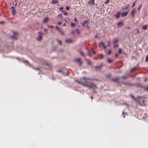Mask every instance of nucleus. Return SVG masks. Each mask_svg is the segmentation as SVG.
Returning <instances> with one entry per match:
<instances>
[{
  "label": "nucleus",
  "mask_w": 148,
  "mask_h": 148,
  "mask_svg": "<svg viewBox=\"0 0 148 148\" xmlns=\"http://www.w3.org/2000/svg\"><path fill=\"white\" fill-rule=\"evenodd\" d=\"M120 13L119 12H118L117 13L115 14V16L117 18H118L120 16Z\"/></svg>",
  "instance_id": "obj_17"
},
{
  "label": "nucleus",
  "mask_w": 148,
  "mask_h": 148,
  "mask_svg": "<svg viewBox=\"0 0 148 148\" xmlns=\"http://www.w3.org/2000/svg\"><path fill=\"white\" fill-rule=\"evenodd\" d=\"M4 23V22L3 21H1V22H0V24H3V23Z\"/></svg>",
  "instance_id": "obj_62"
},
{
  "label": "nucleus",
  "mask_w": 148,
  "mask_h": 148,
  "mask_svg": "<svg viewBox=\"0 0 148 148\" xmlns=\"http://www.w3.org/2000/svg\"><path fill=\"white\" fill-rule=\"evenodd\" d=\"M123 84L126 85H131L132 84H129L127 82H123L122 83Z\"/></svg>",
  "instance_id": "obj_30"
},
{
  "label": "nucleus",
  "mask_w": 148,
  "mask_h": 148,
  "mask_svg": "<svg viewBox=\"0 0 148 148\" xmlns=\"http://www.w3.org/2000/svg\"><path fill=\"white\" fill-rule=\"evenodd\" d=\"M14 7H11V9H14Z\"/></svg>",
  "instance_id": "obj_64"
},
{
  "label": "nucleus",
  "mask_w": 148,
  "mask_h": 148,
  "mask_svg": "<svg viewBox=\"0 0 148 148\" xmlns=\"http://www.w3.org/2000/svg\"><path fill=\"white\" fill-rule=\"evenodd\" d=\"M141 86V87L143 88L145 90H146L148 91V86L147 87H144L142 85H140Z\"/></svg>",
  "instance_id": "obj_18"
},
{
  "label": "nucleus",
  "mask_w": 148,
  "mask_h": 148,
  "mask_svg": "<svg viewBox=\"0 0 148 148\" xmlns=\"http://www.w3.org/2000/svg\"><path fill=\"white\" fill-rule=\"evenodd\" d=\"M75 25V24L74 23H73L72 22L71 23V26L72 27H74Z\"/></svg>",
  "instance_id": "obj_37"
},
{
  "label": "nucleus",
  "mask_w": 148,
  "mask_h": 148,
  "mask_svg": "<svg viewBox=\"0 0 148 148\" xmlns=\"http://www.w3.org/2000/svg\"><path fill=\"white\" fill-rule=\"evenodd\" d=\"M140 85H142L141 84H138V86L141 87V86Z\"/></svg>",
  "instance_id": "obj_58"
},
{
  "label": "nucleus",
  "mask_w": 148,
  "mask_h": 148,
  "mask_svg": "<svg viewBox=\"0 0 148 148\" xmlns=\"http://www.w3.org/2000/svg\"><path fill=\"white\" fill-rule=\"evenodd\" d=\"M65 25H66V23H64V24H63L62 25V26H65Z\"/></svg>",
  "instance_id": "obj_63"
},
{
  "label": "nucleus",
  "mask_w": 148,
  "mask_h": 148,
  "mask_svg": "<svg viewBox=\"0 0 148 148\" xmlns=\"http://www.w3.org/2000/svg\"><path fill=\"white\" fill-rule=\"evenodd\" d=\"M70 18L68 17H67L66 19V20L68 21H70Z\"/></svg>",
  "instance_id": "obj_51"
},
{
  "label": "nucleus",
  "mask_w": 148,
  "mask_h": 148,
  "mask_svg": "<svg viewBox=\"0 0 148 148\" xmlns=\"http://www.w3.org/2000/svg\"><path fill=\"white\" fill-rule=\"evenodd\" d=\"M62 23V22H59L58 23V25H60Z\"/></svg>",
  "instance_id": "obj_54"
},
{
  "label": "nucleus",
  "mask_w": 148,
  "mask_h": 148,
  "mask_svg": "<svg viewBox=\"0 0 148 148\" xmlns=\"http://www.w3.org/2000/svg\"><path fill=\"white\" fill-rule=\"evenodd\" d=\"M110 0H107L106 1H105V4H108V3H109L110 2Z\"/></svg>",
  "instance_id": "obj_33"
},
{
  "label": "nucleus",
  "mask_w": 148,
  "mask_h": 148,
  "mask_svg": "<svg viewBox=\"0 0 148 148\" xmlns=\"http://www.w3.org/2000/svg\"><path fill=\"white\" fill-rule=\"evenodd\" d=\"M99 46L100 47H103L104 49L106 48V47L104 43L102 42H100L99 44Z\"/></svg>",
  "instance_id": "obj_8"
},
{
  "label": "nucleus",
  "mask_w": 148,
  "mask_h": 148,
  "mask_svg": "<svg viewBox=\"0 0 148 148\" xmlns=\"http://www.w3.org/2000/svg\"><path fill=\"white\" fill-rule=\"evenodd\" d=\"M13 33L14 34V35L17 34V33L16 32H13Z\"/></svg>",
  "instance_id": "obj_55"
},
{
  "label": "nucleus",
  "mask_w": 148,
  "mask_h": 148,
  "mask_svg": "<svg viewBox=\"0 0 148 148\" xmlns=\"http://www.w3.org/2000/svg\"><path fill=\"white\" fill-rule=\"evenodd\" d=\"M102 66L103 65L101 64L100 65L96 66L95 67V69L97 70H99L101 69Z\"/></svg>",
  "instance_id": "obj_15"
},
{
  "label": "nucleus",
  "mask_w": 148,
  "mask_h": 148,
  "mask_svg": "<svg viewBox=\"0 0 148 148\" xmlns=\"http://www.w3.org/2000/svg\"><path fill=\"white\" fill-rule=\"evenodd\" d=\"M60 32L61 33V34L62 35H64V32L62 31V30L61 29Z\"/></svg>",
  "instance_id": "obj_39"
},
{
  "label": "nucleus",
  "mask_w": 148,
  "mask_h": 148,
  "mask_svg": "<svg viewBox=\"0 0 148 148\" xmlns=\"http://www.w3.org/2000/svg\"><path fill=\"white\" fill-rule=\"evenodd\" d=\"M48 27H50V28H53V25H51V26H48Z\"/></svg>",
  "instance_id": "obj_53"
},
{
  "label": "nucleus",
  "mask_w": 148,
  "mask_h": 148,
  "mask_svg": "<svg viewBox=\"0 0 148 148\" xmlns=\"http://www.w3.org/2000/svg\"><path fill=\"white\" fill-rule=\"evenodd\" d=\"M25 63L26 64H27V63L28 64H29V66L31 67H32V68L33 69H35V70H39V69L38 68H34L33 66L32 65H31L30 64H29V62L27 61H26V62H25Z\"/></svg>",
  "instance_id": "obj_13"
},
{
  "label": "nucleus",
  "mask_w": 148,
  "mask_h": 148,
  "mask_svg": "<svg viewBox=\"0 0 148 148\" xmlns=\"http://www.w3.org/2000/svg\"><path fill=\"white\" fill-rule=\"evenodd\" d=\"M58 17H60V18H63V16L62 14H60L58 16Z\"/></svg>",
  "instance_id": "obj_42"
},
{
  "label": "nucleus",
  "mask_w": 148,
  "mask_h": 148,
  "mask_svg": "<svg viewBox=\"0 0 148 148\" xmlns=\"http://www.w3.org/2000/svg\"><path fill=\"white\" fill-rule=\"evenodd\" d=\"M128 11L125 12H123V13H122V14H121L122 17H123L126 16L127 15V14L128 13Z\"/></svg>",
  "instance_id": "obj_14"
},
{
  "label": "nucleus",
  "mask_w": 148,
  "mask_h": 148,
  "mask_svg": "<svg viewBox=\"0 0 148 148\" xmlns=\"http://www.w3.org/2000/svg\"><path fill=\"white\" fill-rule=\"evenodd\" d=\"M87 63L88 64L90 65H91L92 64V62H91L89 60H88V61H87Z\"/></svg>",
  "instance_id": "obj_34"
},
{
  "label": "nucleus",
  "mask_w": 148,
  "mask_h": 148,
  "mask_svg": "<svg viewBox=\"0 0 148 148\" xmlns=\"http://www.w3.org/2000/svg\"><path fill=\"white\" fill-rule=\"evenodd\" d=\"M38 34H39L38 35V38H37L36 39L37 40L39 41L42 39V34L40 32H38Z\"/></svg>",
  "instance_id": "obj_10"
},
{
  "label": "nucleus",
  "mask_w": 148,
  "mask_h": 148,
  "mask_svg": "<svg viewBox=\"0 0 148 148\" xmlns=\"http://www.w3.org/2000/svg\"><path fill=\"white\" fill-rule=\"evenodd\" d=\"M121 78L120 77H117L116 78L112 79V81L115 82L117 83L118 84L119 83V80Z\"/></svg>",
  "instance_id": "obj_5"
},
{
  "label": "nucleus",
  "mask_w": 148,
  "mask_h": 148,
  "mask_svg": "<svg viewBox=\"0 0 148 148\" xmlns=\"http://www.w3.org/2000/svg\"><path fill=\"white\" fill-rule=\"evenodd\" d=\"M130 96L134 101H136L137 102V103L139 105L141 106H145V104H144L143 105L142 104H141L140 103L141 100H140V99H143L141 100V101L143 102H145V101L144 100V99L145 98V97L143 96H138L137 97V98H135L133 95H130Z\"/></svg>",
  "instance_id": "obj_2"
},
{
  "label": "nucleus",
  "mask_w": 148,
  "mask_h": 148,
  "mask_svg": "<svg viewBox=\"0 0 148 148\" xmlns=\"http://www.w3.org/2000/svg\"><path fill=\"white\" fill-rule=\"evenodd\" d=\"M11 37L13 39H16V37H15L14 36H11Z\"/></svg>",
  "instance_id": "obj_41"
},
{
  "label": "nucleus",
  "mask_w": 148,
  "mask_h": 148,
  "mask_svg": "<svg viewBox=\"0 0 148 148\" xmlns=\"http://www.w3.org/2000/svg\"><path fill=\"white\" fill-rule=\"evenodd\" d=\"M124 25V23L122 21H121L119 22H118L117 23V26L118 27H122Z\"/></svg>",
  "instance_id": "obj_7"
},
{
  "label": "nucleus",
  "mask_w": 148,
  "mask_h": 148,
  "mask_svg": "<svg viewBox=\"0 0 148 148\" xmlns=\"http://www.w3.org/2000/svg\"><path fill=\"white\" fill-rule=\"evenodd\" d=\"M73 61L75 63H77L79 66H81L82 64V62L81 59L80 58H76L74 59Z\"/></svg>",
  "instance_id": "obj_3"
},
{
  "label": "nucleus",
  "mask_w": 148,
  "mask_h": 148,
  "mask_svg": "<svg viewBox=\"0 0 148 148\" xmlns=\"http://www.w3.org/2000/svg\"><path fill=\"white\" fill-rule=\"evenodd\" d=\"M108 45V46L110 47V42L108 41L107 42Z\"/></svg>",
  "instance_id": "obj_45"
},
{
  "label": "nucleus",
  "mask_w": 148,
  "mask_h": 148,
  "mask_svg": "<svg viewBox=\"0 0 148 148\" xmlns=\"http://www.w3.org/2000/svg\"><path fill=\"white\" fill-rule=\"evenodd\" d=\"M56 28L59 32H60L62 29L60 28L59 27H58L56 26Z\"/></svg>",
  "instance_id": "obj_28"
},
{
  "label": "nucleus",
  "mask_w": 148,
  "mask_h": 148,
  "mask_svg": "<svg viewBox=\"0 0 148 148\" xmlns=\"http://www.w3.org/2000/svg\"><path fill=\"white\" fill-rule=\"evenodd\" d=\"M139 67V65L138 64L136 66L133 67L132 69L130 70V72H132L134 70H136Z\"/></svg>",
  "instance_id": "obj_11"
},
{
  "label": "nucleus",
  "mask_w": 148,
  "mask_h": 148,
  "mask_svg": "<svg viewBox=\"0 0 148 148\" xmlns=\"http://www.w3.org/2000/svg\"><path fill=\"white\" fill-rule=\"evenodd\" d=\"M148 61V55L146 56V59L145 60V62H147Z\"/></svg>",
  "instance_id": "obj_40"
},
{
  "label": "nucleus",
  "mask_w": 148,
  "mask_h": 148,
  "mask_svg": "<svg viewBox=\"0 0 148 148\" xmlns=\"http://www.w3.org/2000/svg\"><path fill=\"white\" fill-rule=\"evenodd\" d=\"M75 82L77 83L78 84H80L84 86H88L87 85H86L85 84L83 83V81H79L78 80H75Z\"/></svg>",
  "instance_id": "obj_9"
},
{
  "label": "nucleus",
  "mask_w": 148,
  "mask_h": 148,
  "mask_svg": "<svg viewBox=\"0 0 148 148\" xmlns=\"http://www.w3.org/2000/svg\"><path fill=\"white\" fill-rule=\"evenodd\" d=\"M129 5L127 6L125 8H123V10H126L127 9L129 8Z\"/></svg>",
  "instance_id": "obj_44"
},
{
  "label": "nucleus",
  "mask_w": 148,
  "mask_h": 148,
  "mask_svg": "<svg viewBox=\"0 0 148 148\" xmlns=\"http://www.w3.org/2000/svg\"><path fill=\"white\" fill-rule=\"evenodd\" d=\"M63 74H62L64 75V76H67L68 75V74H67V71H63Z\"/></svg>",
  "instance_id": "obj_24"
},
{
  "label": "nucleus",
  "mask_w": 148,
  "mask_h": 148,
  "mask_svg": "<svg viewBox=\"0 0 148 148\" xmlns=\"http://www.w3.org/2000/svg\"><path fill=\"white\" fill-rule=\"evenodd\" d=\"M99 58L100 59H102L103 58V55L102 54H101Z\"/></svg>",
  "instance_id": "obj_31"
},
{
  "label": "nucleus",
  "mask_w": 148,
  "mask_h": 148,
  "mask_svg": "<svg viewBox=\"0 0 148 148\" xmlns=\"http://www.w3.org/2000/svg\"><path fill=\"white\" fill-rule=\"evenodd\" d=\"M65 42L66 43H70L72 42V40L71 39H68L66 40H65Z\"/></svg>",
  "instance_id": "obj_16"
},
{
  "label": "nucleus",
  "mask_w": 148,
  "mask_h": 148,
  "mask_svg": "<svg viewBox=\"0 0 148 148\" xmlns=\"http://www.w3.org/2000/svg\"><path fill=\"white\" fill-rule=\"evenodd\" d=\"M64 12V15H66L67 14V13L66 12Z\"/></svg>",
  "instance_id": "obj_49"
},
{
  "label": "nucleus",
  "mask_w": 148,
  "mask_h": 148,
  "mask_svg": "<svg viewBox=\"0 0 148 148\" xmlns=\"http://www.w3.org/2000/svg\"><path fill=\"white\" fill-rule=\"evenodd\" d=\"M74 21H77V20L76 18L75 17H74Z\"/></svg>",
  "instance_id": "obj_48"
},
{
  "label": "nucleus",
  "mask_w": 148,
  "mask_h": 148,
  "mask_svg": "<svg viewBox=\"0 0 148 148\" xmlns=\"http://www.w3.org/2000/svg\"><path fill=\"white\" fill-rule=\"evenodd\" d=\"M57 72H59V73H61L62 74H63V71L62 70H58L57 71Z\"/></svg>",
  "instance_id": "obj_35"
},
{
  "label": "nucleus",
  "mask_w": 148,
  "mask_h": 148,
  "mask_svg": "<svg viewBox=\"0 0 148 148\" xmlns=\"http://www.w3.org/2000/svg\"><path fill=\"white\" fill-rule=\"evenodd\" d=\"M142 5V4H140V5H138V8H137L138 10H140V9L141 8Z\"/></svg>",
  "instance_id": "obj_26"
},
{
  "label": "nucleus",
  "mask_w": 148,
  "mask_h": 148,
  "mask_svg": "<svg viewBox=\"0 0 148 148\" xmlns=\"http://www.w3.org/2000/svg\"><path fill=\"white\" fill-rule=\"evenodd\" d=\"M80 53L82 56L84 57L85 56V55L83 52H82L81 51H80Z\"/></svg>",
  "instance_id": "obj_32"
},
{
  "label": "nucleus",
  "mask_w": 148,
  "mask_h": 148,
  "mask_svg": "<svg viewBox=\"0 0 148 148\" xmlns=\"http://www.w3.org/2000/svg\"><path fill=\"white\" fill-rule=\"evenodd\" d=\"M136 13V11L135 9H134L131 12V15L132 17L134 16L135 14Z\"/></svg>",
  "instance_id": "obj_12"
},
{
  "label": "nucleus",
  "mask_w": 148,
  "mask_h": 148,
  "mask_svg": "<svg viewBox=\"0 0 148 148\" xmlns=\"http://www.w3.org/2000/svg\"><path fill=\"white\" fill-rule=\"evenodd\" d=\"M111 75L110 74H109L108 75V76H107L106 77H110Z\"/></svg>",
  "instance_id": "obj_59"
},
{
  "label": "nucleus",
  "mask_w": 148,
  "mask_h": 148,
  "mask_svg": "<svg viewBox=\"0 0 148 148\" xmlns=\"http://www.w3.org/2000/svg\"><path fill=\"white\" fill-rule=\"evenodd\" d=\"M63 9V8L62 7L60 8H59L60 10V11L61 10L62 12H64V11L62 10Z\"/></svg>",
  "instance_id": "obj_46"
},
{
  "label": "nucleus",
  "mask_w": 148,
  "mask_h": 148,
  "mask_svg": "<svg viewBox=\"0 0 148 148\" xmlns=\"http://www.w3.org/2000/svg\"><path fill=\"white\" fill-rule=\"evenodd\" d=\"M76 32L78 34H80V30L78 29H76L75 30Z\"/></svg>",
  "instance_id": "obj_27"
},
{
  "label": "nucleus",
  "mask_w": 148,
  "mask_h": 148,
  "mask_svg": "<svg viewBox=\"0 0 148 148\" xmlns=\"http://www.w3.org/2000/svg\"><path fill=\"white\" fill-rule=\"evenodd\" d=\"M91 50H92V52L94 54H95L96 53V52L94 51V50L93 49H91Z\"/></svg>",
  "instance_id": "obj_47"
},
{
  "label": "nucleus",
  "mask_w": 148,
  "mask_h": 148,
  "mask_svg": "<svg viewBox=\"0 0 148 148\" xmlns=\"http://www.w3.org/2000/svg\"><path fill=\"white\" fill-rule=\"evenodd\" d=\"M88 55L89 56H91L92 55V54L90 53V52H89L88 54Z\"/></svg>",
  "instance_id": "obj_56"
},
{
  "label": "nucleus",
  "mask_w": 148,
  "mask_h": 148,
  "mask_svg": "<svg viewBox=\"0 0 148 148\" xmlns=\"http://www.w3.org/2000/svg\"><path fill=\"white\" fill-rule=\"evenodd\" d=\"M16 13V11L15 9H13L12 11V13L13 15H14Z\"/></svg>",
  "instance_id": "obj_29"
},
{
  "label": "nucleus",
  "mask_w": 148,
  "mask_h": 148,
  "mask_svg": "<svg viewBox=\"0 0 148 148\" xmlns=\"http://www.w3.org/2000/svg\"><path fill=\"white\" fill-rule=\"evenodd\" d=\"M48 21V18H45L43 21V22L45 23Z\"/></svg>",
  "instance_id": "obj_22"
},
{
  "label": "nucleus",
  "mask_w": 148,
  "mask_h": 148,
  "mask_svg": "<svg viewBox=\"0 0 148 148\" xmlns=\"http://www.w3.org/2000/svg\"><path fill=\"white\" fill-rule=\"evenodd\" d=\"M47 29H44V31H45V32H46V31H47Z\"/></svg>",
  "instance_id": "obj_61"
},
{
  "label": "nucleus",
  "mask_w": 148,
  "mask_h": 148,
  "mask_svg": "<svg viewBox=\"0 0 148 148\" xmlns=\"http://www.w3.org/2000/svg\"><path fill=\"white\" fill-rule=\"evenodd\" d=\"M115 57H117L118 56V54L117 53H116L114 55Z\"/></svg>",
  "instance_id": "obj_57"
},
{
  "label": "nucleus",
  "mask_w": 148,
  "mask_h": 148,
  "mask_svg": "<svg viewBox=\"0 0 148 148\" xmlns=\"http://www.w3.org/2000/svg\"><path fill=\"white\" fill-rule=\"evenodd\" d=\"M88 21L87 20H85L82 22V25L83 27H85L89 29L90 28V27L88 25Z\"/></svg>",
  "instance_id": "obj_4"
},
{
  "label": "nucleus",
  "mask_w": 148,
  "mask_h": 148,
  "mask_svg": "<svg viewBox=\"0 0 148 148\" xmlns=\"http://www.w3.org/2000/svg\"><path fill=\"white\" fill-rule=\"evenodd\" d=\"M51 3L52 4H56L58 3V1L57 0H52Z\"/></svg>",
  "instance_id": "obj_20"
},
{
  "label": "nucleus",
  "mask_w": 148,
  "mask_h": 148,
  "mask_svg": "<svg viewBox=\"0 0 148 148\" xmlns=\"http://www.w3.org/2000/svg\"><path fill=\"white\" fill-rule=\"evenodd\" d=\"M56 40L57 41L58 44H59L60 45H62V42L61 40H59L58 39H56Z\"/></svg>",
  "instance_id": "obj_25"
},
{
  "label": "nucleus",
  "mask_w": 148,
  "mask_h": 148,
  "mask_svg": "<svg viewBox=\"0 0 148 148\" xmlns=\"http://www.w3.org/2000/svg\"><path fill=\"white\" fill-rule=\"evenodd\" d=\"M127 74H126L125 75V76H123L122 77V78L124 79H126L127 78Z\"/></svg>",
  "instance_id": "obj_23"
},
{
  "label": "nucleus",
  "mask_w": 148,
  "mask_h": 148,
  "mask_svg": "<svg viewBox=\"0 0 148 148\" xmlns=\"http://www.w3.org/2000/svg\"><path fill=\"white\" fill-rule=\"evenodd\" d=\"M111 53V51L110 50H109L108 52V54H110Z\"/></svg>",
  "instance_id": "obj_52"
},
{
  "label": "nucleus",
  "mask_w": 148,
  "mask_h": 148,
  "mask_svg": "<svg viewBox=\"0 0 148 148\" xmlns=\"http://www.w3.org/2000/svg\"><path fill=\"white\" fill-rule=\"evenodd\" d=\"M70 9V7L69 6H66V10H69Z\"/></svg>",
  "instance_id": "obj_36"
},
{
  "label": "nucleus",
  "mask_w": 148,
  "mask_h": 148,
  "mask_svg": "<svg viewBox=\"0 0 148 148\" xmlns=\"http://www.w3.org/2000/svg\"><path fill=\"white\" fill-rule=\"evenodd\" d=\"M147 26L146 25H143L142 27V28L144 30H146L147 28Z\"/></svg>",
  "instance_id": "obj_21"
},
{
  "label": "nucleus",
  "mask_w": 148,
  "mask_h": 148,
  "mask_svg": "<svg viewBox=\"0 0 148 148\" xmlns=\"http://www.w3.org/2000/svg\"><path fill=\"white\" fill-rule=\"evenodd\" d=\"M88 3H90L92 5H94L95 4V0H91L89 2H88Z\"/></svg>",
  "instance_id": "obj_19"
},
{
  "label": "nucleus",
  "mask_w": 148,
  "mask_h": 148,
  "mask_svg": "<svg viewBox=\"0 0 148 148\" xmlns=\"http://www.w3.org/2000/svg\"><path fill=\"white\" fill-rule=\"evenodd\" d=\"M108 63H111L112 62V61L110 60V59L108 58Z\"/></svg>",
  "instance_id": "obj_43"
},
{
  "label": "nucleus",
  "mask_w": 148,
  "mask_h": 148,
  "mask_svg": "<svg viewBox=\"0 0 148 148\" xmlns=\"http://www.w3.org/2000/svg\"><path fill=\"white\" fill-rule=\"evenodd\" d=\"M136 2V1L133 4H132V7H134V6H135V2Z\"/></svg>",
  "instance_id": "obj_50"
},
{
  "label": "nucleus",
  "mask_w": 148,
  "mask_h": 148,
  "mask_svg": "<svg viewBox=\"0 0 148 148\" xmlns=\"http://www.w3.org/2000/svg\"><path fill=\"white\" fill-rule=\"evenodd\" d=\"M92 80V79L88 77H83L80 78V80L83 81V83L88 86H86V87L94 89L95 88H97V87L95 84L90 82Z\"/></svg>",
  "instance_id": "obj_1"
},
{
  "label": "nucleus",
  "mask_w": 148,
  "mask_h": 148,
  "mask_svg": "<svg viewBox=\"0 0 148 148\" xmlns=\"http://www.w3.org/2000/svg\"><path fill=\"white\" fill-rule=\"evenodd\" d=\"M74 33V32L73 30H72V31H71V34H73Z\"/></svg>",
  "instance_id": "obj_60"
},
{
  "label": "nucleus",
  "mask_w": 148,
  "mask_h": 148,
  "mask_svg": "<svg viewBox=\"0 0 148 148\" xmlns=\"http://www.w3.org/2000/svg\"><path fill=\"white\" fill-rule=\"evenodd\" d=\"M118 42V39L117 38L115 39L113 41V43L114 45V47H117L118 46V45L116 44Z\"/></svg>",
  "instance_id": "obj_6"
},
{
  "label": "nucleus",
  "mask_w": 148,
  "mask_h": 148,
  "mask_svg": "<svg viewBox=\"0 0 148 148\" xmlns=\"http://www.w3.org/2000/svg\"><path fill=\"white\" fill-rule=\"evenodd\" d=\"M122 50L121 49H119L118 51V53H119L120 54L121 53Z\"/></svg>",
  "instance_id": "obj_38"
}]
</instances>
